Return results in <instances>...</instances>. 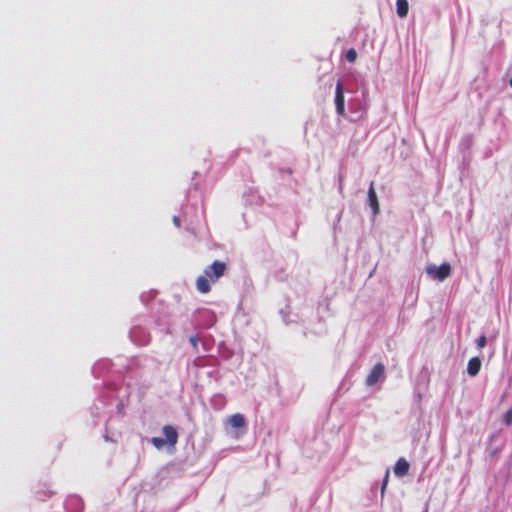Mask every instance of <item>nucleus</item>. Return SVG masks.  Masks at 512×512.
Instances as JSON below:
<instances>
[{
    "label": "nucleus",
    "instance_id": "f257e3e1",
    "mask_svg": "<svg viewBox=\"0 0 512 512\" xmlns=\"http://www.w3.org/2000/svg\"><path fill=\"white\" fill-rule=\"evenodd\" d=\"M227 266L222 261H214L208 266L204 275H200L196 280V287L199 292L206 294L211 291L210 283L217 282L226 272Z\"/></svg>",
    "mask_w": 512,
    "mask_h": 512
},
{
    "label": "nucleus",
    "instance_id": "f03ea898",
    "mask_svg": "<svg viewBox=\"0 0 512 512\" xmlns=\"http://www.w3.org/2000/svg\"><path fill=\"white\" fill-rule=\"evenodd\" d=\"M426 272L434 279L443 281L450 276L451 266L448 263H443L439 267H436L435 265H429L426 268Z\"/></svg>",
    "mask_w": 512,
    "mask_h": 512
},
{
    "label": "nucleus",
    "instance_id": "7ed1b4c3",
    "mask_svg": "<svg viewBox=\"0 0 512 512\" xmlns=\"http://www.w3.org/2000/svg\"><path fill=\"white\" fill-rule=\"evenodd\" d=\"M384 373H385L384 365L381 363H377L376 365H374L371 372L367 376L366 384L368 386L375 385L381 378H383Z\"/></svg>",
    "mask_w": 512,
    "mask_h": 512
},
{
    "label": "nucleus",
    "instance_id": "20e7f679",
    "mask_svg": "<svg viewBox=\"0 0 512 512\" xmlns=\"http://www.w3.org/2000/svg\"><path fill=\"white\" fill-rule=\"evenodd\" d=\"M335 104L337 113L339 115H343L345 111V97L343 92V85L340 81L337 83L335 89Z\"/></svg>",
    "mask_w": 512,
    "mask_h": 512
},
{
    "label": "nucleus",
    "instance_id": "39448f33",
    "mask_svg": "<svg viewBox=\"0 0 512 512\" xmlns=\"http://www.w3.org/2000/svg\"><path fill=\"white\" fill-rule=\"evenodd\" d=\"M162 431L164 436L166 437V443L174 447L178 442V432L176 431V429L171 425H165Z\"/></svg>",
    "mask_w": 512,
    "mask_h": 512
},
{
    "label": "nucleus",
    "instance_id": "423d86ee",
    "mask_svg": "<svg viewBox=\"0 0 512 512\" xmlns=\"http://www.w3.org/2000/svg\"><path fill=\"white\" fill-rule=\"evenodd\" d=\"M368 202L369 205L373 211V214L376 215L379 213L380 206L377 198V194L374 188V183L371 182L369 189H368Z\"/></svg>",
    "mask_w": 512,
    "mask_h": 512
},
{
    "label": "nucleus",
    "instance_id": "0eeeda50",
    "mask_svg": "<svg viewBox=\"0 0 512 512\" xmlns=\"http://www.w3.org/2000/svg\"><path fill=\"white\" fill-rule=\"evenodd\" d=\"M409 471V463L404 459L400 458L397 460L394 466V473L398 477L405 476Z\"/></svg>",
    "mask_w": 512,
    "mask_h": 512
},
{
    "label": "nucleus",
    "instance_id": "6e6552de",
    "mask_svg": "<svg viewBox=\"0 0 512 512\" xmlns=\"http://www.w3.org/2000/svg\"><path fill=\"white\" fill-rule=\"evenodd\" d=\"M481 369V360L478 357H473L469 360L467 365V372L470 376H476Z\"/></svg>",
    "mask_w": 512,
    "mask_h": 512
},
{
    "label": "nucleus",
    "instance_id": "1a4fd4ad",
    "mask_svg": "<svg viewBox=\"0 0 512 512\" xmlns=\"http://www.w3.org/2000/svg\"><path fill=\"white\" fill-rule=\"evenodd\" d=\"M229 423L233 428H242L246 426V420L242 414L236 413L229 418Z\"/></svg>",
    "mask_w": 512,
    "mask_h": 512
},
{
    "label": "nucleus",
    "instance_id": "9d476101",
    "mask_svg": "<svg viewBox=\"0 0 512 512\" xmlns=\"http://www.w3.org/2000/svg\"><path fill=\"white\" fill-rule=\"evenodd\" d=\"M409 10V4L407 0L396 1V11L399 17L404 18L407 16Z\"/></svg>",
    "mask_w": 512,
    "mask_h": 512
},
{
    "label": "nucleus",
    "instance_id": "9b49d317",
    "mask_svg": "<svg viewBox=\"0 0 512 512\" xmlns=\"http://www.w3.org/2000/svg\"><path fill=\"white\" fill-rule=\"evenodd\" d=\"M151 443L157 448V449H161L162 447H164V445L166 444V441L165 439L163 438H160V437H153L151 439Z\"/></svg>",
    "mask_w": 512,
    "mask_h": 512
},
{
    "label": "nucleus",
    "instance_id": "f8f14e48",
    "mask_svg": "<svg viewBox=\"0 0 512 512\" xmlns=\"http://www.w3.org/2000/svg\"><path fill=\"white\" fill-rule=\"evenodd\" d=\"M503 423L506 426H510L512 424V408L506 411V413L503 416Z\"/></svg>",
    "mask_w": 512,
    "mask_h": 512
},
{
    "label": "nucleus",
    "instance_id": "ddd939ff",
    "mask_svg": "<svg viewBox=\"0 0 512 512\" xmlns=\"http://www.w3.org/2000/svg\"><path fill=\"white\" fill-rule=\"evenodd\" d=\"M346 59L349 62H354L357 59V52L354 48H351L346 52Z\"/></svg>",
    "mask_w": 512,
    "mask_h": 512
},
{
    "label": "nucleus",
    "instance_id": "4468645a",
    "mask_svg": "<svg viewBox=\"0 0 512 512\" xmlns=\"http://www.w3.org/2000/svg\"><path fill=\"white\" fill-rule=\"evenodd\" d=\"M486 343H487V338L485 335H481L477 340H476V346L478 349H482L486 346Z\"/></svg>",
    "mask_w": 512,
    "mask_h": 512
},
{
    "label": "nucleus",
    "instance_id": "2eb2a0df",
    "mask_svg": "<svg viewBox=\"0 0 512 512\" xmlns=\"http://www.w3.org/2000/svg\"><path fill=\"white\" fill-rule=\"evenodd\" d=\"M388 481H389V470L386 471L384 479H383V484H382V487H381L382 495L384 494V491H385V489H386V487L388 485Z\"/></svg>",
    "mask_w": 512,
    "mask_h": 512
},
{
    "label": "nucleus",
    "instance_id": "dca6fc26",
    "mask_svg": "<svg viewBox=\"0 0 512 512\" xmlns=\"http://www.w3.org/2000/svg\"><path fill=\"white\" fill-rule=\"evenodd\" d=\"M190 343L196 347L198 344V339L195 336L190 337Z\"/></svg>",
    "mask_w": 512,
    "mask_h": 512
},
{
    "label": "nucleus",
    "instance_id": "f3484780",
    "mask_svg": "<svg viewBox=\"0 0 512 512\" xmlns=\"http://www.w3.org/2000/svg\"><path fill=\"white\" fill-rule=\"evenodd\" d=\"M173 221L176 224V226H180V219L177 216H174Z\"/></svg>",
    "mask_w": 512,
    "mask_h": 512
},
{
    "label": "nucleus",
    "instance_id": "a211bd4d",
    "mask_svg": "<svg viewBox=\"0 0 512 512\" xmlns=\"http://www.w3.org/2000/svg\"><path fill=\"white\" fill-rule=\"evenodd\" d=\"M510 85H511V87H512V77H511V80H510Z\"/></svg>",
    "mask_w": 512,
    "mask_h": 512
}]
</instances>
